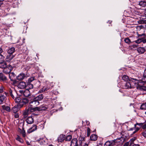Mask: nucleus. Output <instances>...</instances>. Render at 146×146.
Segmentation results:
<instances>
[{
    "instance_id": "f257e3e1",
    "label": "nucleus",
    "mask_w": 146,
    "mask_h": 146,
    "mask_svg": "<svg viewBox=\"0 0 146 146\" xmlns=\"http://www.w3.org/2000/svg\"><path fill=\"white\" fill-rule=\"evenodd\" d=\"M14 100L15 102L18 103V105L20 108H22L25 105L28 104L29 102V100L27 98H23L21 99L20 97H15Z\"/></svg>"
},
{
    "instance_id": "f03ea898",
    "label": "nucleus",
    "mask_w": 146,
    "mask_h": 146,
    "mask_svg": "<svg viewBox=\"0 0 146 146\" xmlns=\"http://www.w3.org/2000/svg\"><path fill=\"white\" fill-rule=\"evenodd\" d=\"M122 79L123 80L125 81H128L129 80L130 82H135L134 83V84H137V85L138 83L140 82L139 80L133 78H129L128 76L125 75H123V76Z\"/></svg>"
},
{
    "instance_id": "7ed1b4c3",
    "label": "nucleus",
    "mask_w": 146,
    "mask_h": 146,
    "mask_svg": "<svg viewBox=\"0 0 146 146\" xmlns=\"http://www.w3.org/2000/svg\"><path fill=\"white\" fill-rule=\"evenodd\" d=\"M47 108V107L45 105H43L39 107H36L33 108V109H32V110H33V111H34L36 110L41 111L42 110H46Z\"/></svg>"
},
{
    "instance_id": "20e7f679",
    "label": "nucleus",
    "mask_w": 146,
    "mask_h": 146,
    "mask_svg": "<svg viewBox=\"0 0 146 146\" xmlns=\"http://www.w3.org/2000/svg\"><path fill=\"white\" fill-rule=\"evenodd\" d=\"M12 69V66L11 65H9L7 66L6 67L3 69V72L6 74H8L10 73Z\"/></svg>"
},
{
    "instance_id": "39448f33",
    "label": "nucleus",
    "mask_w": 146,
    "mask_h": 146,
    "mask_svg": "<svg viewBox=\"0 0 146 146\" xmlns=\"http://www.w3.org/2000/svg\"><path fill=\"white\" fill-rule=\"evenodd\" d=\"M39 104V102H38L35 98L30 103L31 106L34 108H35V107L38 105Z\"/></svg>"
},
{
    "instance_id": "423d86ee",
    "label": "nucleus",
    "mask_w": 146,
    "mask_h": 146,
    "mask_svg": "<svg viewBox=\"0 0 146 146\" xmlns=\"http://www.w3.org/2000/svg\"><path fill=\"white\" fill-rule=\"evenodd\" d=\"M33 108H29L28 109L26 110L23 113V115L24 118H26L30 112H32L34 111L32 110Z\"/></svg>"
},
{
    "instance_id": "0eeeda50",
    "label": "nucleus",
    "mask_w": 146,
    "mask_h": 146,
    "mask_svg": "<svg viewBox=\"0 0 146 146\" xmlns=\"http://www.w3.org/2000/svg\"><path fill=\"white\" fill-rule=\"evenodd\" d=\"M28 76L27 74L23 73H20L17 77V79L19 80H21L27 78Z\"/></svg>"
},
{
    "instance_id": "6e6552de",
    "label": "nucleus",
    "mask_w": 146,
    "mask_h": 146,
    "mask_svg": "<svg viewBox=\"0 0 146 146\" xmlns=\"http://www.w3.org/2000/svg\"><path fill=\"white\" fill-rule=\"evenodd\" d=\"M135 82H126L124 84V85L122 87L123 88H130L133 87V86H132L131 84L133 83L134 84V83Z\"/></svg>"
},
{
    "instance_id": "1a4fd4ad",
    "label": "nucleus",
    "mask_w": 146,
    "mask_h": 146,
    "mask_svg": "<svg viewBox=\"0 0 146 146\" xmlns=\"http://www.w3.org/2000/svg\"><path fill=\"white\" fill-rule=\"evenodd\" d=\"M71 146H79V143L78 139L76 138L73 139L70 145Z\"/></svg>"
},
{
    "instance_id": "9d476101",
    "label": "nucleus",
    "mask_w": 146,
    "mask_h": 146,
    "mask_svg": "<svg viewBox=\"0 0 146 146\" xmlns=\"http://www.w3.org/2000/svg\"><path fill=\"white\" fill-rule=\"evenodd\" d=\"M4 58H1L0 60V68L4 69L7 66V64L3 62Z\"/></svg>"
},
{
    "instance_id": "9b49d317",
    "label": "nucleus",
    "mask_w": 146,
    "mask_h": 146,
    "mask_svg": "<svg viewBox=\"0 0 146 146\" xmlns=\"http://www.w3.org/2000/svg\"><path fill=\"white\" fill-rule=\"evenodd\" d=\"M26 84L25 82L24 81L21 82L18 85V87L20 89H24L26 88Z\"/></svg>"
},
{
    "instance_id": "f8f14e48",
    "label": "nucleus",
    "mask_w": 146,
    "mask_h": 146,
    "mask_svg": "<svg viewBox=\"0 0 146 146\" xmlns=\"http://www.w3.org/2000/svg\"><path fill=\"white\" fill-rule=\"evenodd\" d=\"M137 3V4L141 7H146V1L145 0L139 1Z\"/></svg>"
},
{
    "instance_id": "ddd939ff",
    "label": "nucleus",
    "mask_w": 146,
    "mask_h": 146,
    "mask_svg": "<svg viewBox=\"0 0 146 146\" xmlns=\"http://www.w3.org/2000/svg\"><path fill=\"white\" fill-rule=\"evenodd\" d=\"M115 145V143L113 141H108L105 143L104 146H114Z\"/></svg>"
},
{
    "instance_id": "4468645a",
    "label": "nucleus",
    "mask_w": 146,
    "mask_h": 146,
    "mask_svg": "<svg viewBox=\"0 0 146 146\" xmlns=\"http://www.w3.org/2000/svg\"><path fill=\"white\" fill-rule=\"evenodd\" d=\"M33 92V90H29L26 89V90H25L23 95L25 97H29L31 95V94Z\"/></svg>"
},
{
    "instance_id": "2eb2a0df",
    "label": "nucleus",
    "mask_w": 146,
    "mask_h": 146,
    "mask_svg": "<svg viewBox=\"0 0 146 146\" xmlns=\"http://www.w3.org/2000/svg\"><path fill=\"white\" fill-rule=\"evenodd\" d=\"M6 100V96L3 95H0V104H2L5 102Z\"/></svg>"
},
{
    "instance_id": "dca6fc26",
    "label": "nucleus",
    "mask_w": 146,
    "mask_h": 146,
    "mask_svg": "<svg viewBox=\"0 0 146 146\" xmlns=\"http://www.w3.org/2000/svg\"><path fill=\"white\" fill-rule=\"evenodd\" d=\"M27 123L28 124H31L33 123L34 120L32 117H28L26 120Z\"/></svg>"
},
{
    "instance_id": "f3484780",
    "label": "nucleus",
    "mask_w": 146,
    "mask_h": 146,
    "mask_svg": "<svg viewBox=\"0 0 146 146\" xmlns=\"http://www.w3.org/2000/svg\"><path fill=\"white\" fill-rule=\"evenodd\" d=\"M33 84L29 83H27L26 86V89L31 90H34L33 89Z\"/></svg>"
},
{
    "instance_id": "a211bd4d",
    "label": "nucleus",
    "mask_w": 146,
    "mask_h": 146,
    "mask_svg": "<svg viewBox=\"0 0 146 146\" xmlns=\"http://www.w3.org/2000/svg\"><path fill=\"white\" fill-rule=\"evenodd\" d=\"M15 56L13 55V54H9L6 56V60L7 61H10Z\"/></svg>"
},
{
    "instance_id": "6ab92c4d",
    "label": "nucleus",
    "mask_w": 146,
    "mask_h": 146,
    "mask_svg": "<svg viewBox=\"0 0 146 146\" xmlns=\"http://www.w3.org/2000/svg\"><path fill=\"white\" fill-rule=\"evenodd\" d=\"M65 136L64 135H60L58 138V142H62L64 140H65Z\"/></svg>"
},
{
    "instance_id": "aec40b11",
    "label": "nucleus",
    "mask_w": 146,
    "mask_h": 146,
    "mask_svg": "<svg viewBox=\"0 0 146 146\" xmlns=\"http://www.w3.org/2000/svg\"><path fill=\"white\" fill-rule=\"evenodd\" d=\"M20 108V106L18 105H15L12 108L11 111L13 113H16L19 110Z\"/></svg>"
},
{
    "instance_id": "412c9836",
    "label": "nucleus",
    "mask_w": 146,
    "mask_h": 146,
    "mask_svg": "<svg viewBox=\"0 0 146 146\" xmlns=\"http://www.w3.org/2000/svg\"><path fill=\"white\" fill-rule=\"evenodd\" d=\"M37 127L36 125H33L32 127L31 128L28 130L27 132L29 133H32V132L36 130L37 129Z\"/></svg>"
},
{
    "instance_id": "4be33fe9",
    "label": "nucleus",
    "mask_w": 146,
    "mask_h": 146,
    "mask_svg": "<svg viewBox=\"0 0 146 146\" xmlns=\"http://www.w3.org/2000/svg\"><path fill=\"white\" fill-rule=\"evenodd\" d=\"M15 51V48L14 47L9 48L7 50V52L8 54H13Z\"/></svg>"
},
{
    "instance_id": "5701e85b",
    "label": "nucleus",
    "mask_w": 146,
    "mask_h": 146,
    "mask_svg": "<svg viewBox=\"0 0 146 146\" xmlns=\"http://www.w3.org/2000/svg\"><path fill=\"white\" fill-rule=\"evenodd\" d=\"M137 50L140 54H142L145 52V49L143 47H139L137 48Z\"/></svg>"
},
{
    "instance_id": "b1692460",
    "label": "nucleus",
    "mask_w": 146,
    "mask_h": 146,
    "mask_svg": "<svg viewBox=\"0 0 146 146\" xmlns=\"http://www.w3.org/2000/svg\"><path fill=\"white\" fill-rule=\"evenodd\" d=\"M97 135L95 134H92L90 137V139L91 141H96L97 140Z\"/></svg>"
},
{
    "instance_id": "393cba45",
    "label": "nucleus",
    "mask_w": 146,
    "mask_h": 146,
    "mask_svg": "<svg viewBox=\"0 0 146 146\" xmlns=\"http://www.w3.org/2000/svg\"><path fill=\"white\" fill-rule=\"evenodd\" d=\"M44 96L42 94H41L36 97L35 98L37 100L38 102H39V101H40L42 100Z\"/></svg>"
},
{
    "instance_id": "a878e982",
    "label": "nucleus",
    "mask_w": 146,
    "mask_h": 146,
    "mask_svg": "<svg viewBox=\"0 0 146 146\" xmlns=\"http://www.w3.org/2000/svg\"><path fill=\"white\" fill-rule=\"evenodd\" d=\"M1 107L3 110H5L8 112H10L11 111L10 108L9 106L3 105L1 106Z\"/></svg>"
},
{
    "instance_id": "bb28decb",
    "label": "nucleus",
    "mask_w": 146,
    "mask_h": 146,
    "mask_svg": "<svg viewBox=\"0 0 146 146\" xmlns=\"http://www.w3.org/2000/svg\"><path fill=\"white\" fill-rule=\"evenodd\" d=\"M7 80V77L2 73H0V80L5 81Z\"/></svg>"
},
{
    "instance_id": "cd10ccee",
    "label": "nucleus",
    "mask_w": 146,
    "mask_h": 146,
    "mask_svg": "<svg viewBox=\"0 0 146 146\" xmlns=\"http://www.w3.org/2000/svg\"><path fill=\"white\" fill-rule=\"evenodd\" d=\"M43 138H40L39 139H37L36 141L39 143L41 145H42L44 144L45 141L44 140Z\"/></svg>"
},
{
    "instance_id": "c85d7f7f",
    "label": "nucleus",
    "mask_w": 146,
    "mask_h": 146,
    "mask_svg": "<svg viewBox=\"0 0 146 146\" xmlns=\"http://www.w3.org/2000/svg\"><path fill=\"white\" fill-rule=\"evenodd\" d=\"M142 82H146V69L144 70L143 73V77L141 79Z\"/></svg>"
},
{
    "instance_id": "c756f323",
    "label": "nucleus",
    "mask_w": 146,
    "mask_h": 146,
    "mask_svg": "<svg viewBox=\"0 0 146 146\" xmlns=\"http://www.w3.org/2000/svg\"><path fill=\"white\" fill-rule=\"evenodd\" d=\"M50 88H49L44 87L42 88L39 91V92H46Z\"/></svg>"
},
{
    "instance_id": "7c9ffc66",
    "label": "nucleus",
    "mask_w": 146,
    "mask_h": 146,
    "mask_svg": "<svg viewBox=\"0 0 146 146\" xmlns=\"http://www.w3.org/2000/svg\"><path fill=\"white\" fill-rule=\"evenodd\" d=\"M84 138L82 137H80L79 138L78 143H79V146H82V141H83Z\"/></svg>"
},
{
    "instance_id": "2f4dec72",
    "label": "nucleus",
    "mask_w": 146,
    "mask_h": 146,
    "mask_svg": "<svg viewBox=\"0 0 146 146\" xmlns=\"http://www.w3.org/2000/svg\"><path fill=\"white\" fill-rule=\"evenodd\" d=\"M35 80V77L34 76H33L30 77L29 78L28 80V82L27 83H31L33 81Z\"/></svg>"
},
{
    "instance_id": "473e14b6",
    "label": "nucleus",
    "mask_w": 146,
    "mask_h": 146,
    "mask_svg": "<svg viewBox=\"0 0 146 146\" xmlns=\"http://www.w3.org/2000/svg\"><path fill=\"white\" fill-rule=\"evenodd\" d=\"M72 136L70 135H68L66 136L65 137V140L66 141H70L72 139Z\"/></svg>"
},
{
    "instance_id": "72a5a7b5",
    "label": "nucleus",
    "mask_w": 146,
    "mask_h": 146,
    "mask_svg": "<svg viewBox=\"0 0 146 146\" xmlns=\"http://www.w3.org/2000/svg\"><path fill=\"white\" fill-rule=\"evenodd\" d=\"M9 92L10 95L11 97L13 99H14L15 97L13 94V91L11 89H9Z\"/></svg>"
},
{
    "instance_id": "f704fd0d",
    "label": "nucleus",
    "mask_w": 146,
    "mask_h": 146,
    "mask_svg": "<svg viewBox=\"0 0 146 146\" xmlns=\"http://www.w3.org/2000/svg\"><path fill=\"white\" fill-rule=\"evenodd\" d=\"M140 109L141 110H145L146 109V103L141 104L140 107Z\"/></svg>"
},
{
    "instance_id": "c9c22d12",
    "label": "nucleus",
    "mask_w": 146,
    "mask_h": 146,
    "mask_svg": "<svg viewBox=\"0 0 146 146\" xmlns=\"http://www.w3.org/2000/svg\"><path fill=\"white\" fill-rule=\"evenodd\" d=\"M21 133L23 137H25L26 136V132L24 128H22V131Z\"/></svg>"
},
{
    "instance_id": "e433bc0d",
    "label": "nucleus",
    "mask_w": 146,
    "mask_h": 146,
    "mask_svg": "<svg viewBox=\"0 0 146 146\" xmlns=\"http://www.w3.org/2000/svg\"><path fill=\"white\" fill-rule=\"evenodd\" d=\"M124 41L126 43L129 44H130L131 42L130 39L128 38H126L124 39Z\"/></svg>"
},
{
    "instance_id": "4c0bfd02",
    "label": "nucleus",
    "mask_w": 146,
    "mask_h": 146,
    "mask_svg": "<svg viewBox=\"0 0 146 146\" xmlns=\"http://www.w3.org/2000/svg\"><path fill=\"white\" fill-rule=\"evenodd\" d=\"M142 38H139L134 42L137 44H139L141 42H142Z\"/></svg>"
},
{
    "instance_id": "58836bf2",
    "label": "nucleus",
    "mask_w": 146,
    "mask_h": 146,
    "mask_svg": "<svg viewBox=\"0 0 146 146\" xmlns=\"http://www.w3.org/2000/svg\"><path fill=\"white\" fill-rule=\"evenodd\" d=\"M16 139L21 143H23V139H22L19 136H18L16 138Z\"/></svg>"
},
{
    "instance_id": "ea45409f",
    "label": "nucleus",
    "mask_w": 146,
    "mask_h": 146,
    "mask_svg": "<svg viewBox=\"0 0 146 146\" xmlns=\"http://www.w3.org/2000/svg\"><path fill=\"white\" fill-rule=\"evenodd\" d=\"M3 50L2 49L0 48V57H2V58H4V57L2 54H1V53L3 52Z\"/></svg>"
},
{
    "instance_id": "a19ab883",
    "label": "nucleus",
    "mask_w": 146,
    "mask_h": 146,
    "mask_svg": "<svg viewBox=\"0 0 146 146\" xmlns=\"http://www.w3.org/2000/svg\"><path fill=\"white\" fill-rule=\"evenodd\" d=\"M146 21V18H143L142 19H141V23H145V22Z\"/></svg>"
},
{
    "instance_id": "79ce46f5",
    "label": "nucleus",
    "mask_w": 146,
    "mask_h": 146,
    "mask_svg": "<svg viewBox=\"0 0 146 146\" xmlns=\"http://www.w3.org/2000/svg\"><path fill=\"white\" fill-rule=\"evenodd\" d=\"M4 87L3 86L0 87V93H2L4 92Z\"/></svg>"
},
{
    "instance_id": "37998d69",
    "label": "nucleus",
    "mask_w": 146,
    "mask_h": 146,
    "mask_svg": "<svg viewBox=\"0 0 146 146\" xmlns=\"http://www.w3.org/2000/svg\"><path fill=\"white\" fill-rule=\"evenodd\" d=\"M135 138H133L132 139H131L129 142H130V145H131V144H132L133 143V141L135 140Z\"/></svg>"
},
{
    "instance_id": "c03bdc74",
    "label": "nucleus",
    "mask_w": 146,
    "mask_h": 146,
    "mask_svg": "<svg viewBox=\"0 0 146 146\" xmlns=\"http://www.w3.org/2000/svg\"><path fill=\"white\" fill-rule=\"evenodd\" d=\"M143 123H137L134 125V126L136 127L137 125H138L140 126H142L143 125Z\"/></svg>"
},
{
    "instance_id": "a18cd8bd",
    "label": "nucleus",
    "mask_w": 146,
    "mask_h": 146,
    "mask_svg": "<svg viewBox=\"0 0 146 146\" xmlns=\"http://www.w3.org/2000/svg\"><path fill=\"white\" fill-rule=\"evenodd\" d=\"M142 135L145 137L146 138V131H145L142 133Z\"/></svg>"
},
{
    "instance_id": "49530a36",
    "label": "nucleus",
    "mask_w": 146,
    "mask_h": 146,
    "mask_svg": "<svg viewBox=\"0 0 146 146\" xmlns=\"http://www.w3.org/2000/svg\"><path fill=\"white\" fill-rule=\"evenodd\" d=\"M142 128L144 129H146V123L143 125L142 127Z\"/></svg>"
},
{
    "instance_id": "de8ad7c7",
    "label": "nucleus",
    "mask_w": 146,
    "mask_h": 146,
    "mask_svg": "<svg viewBox=\"0 0 146 146\" xmlns=\"http://www.w3.org/2000/svg\"><path fill=\"white\" fill-rule=\"evenodd\" d=\"M129 145V142H126L123 145V146H128Z\"/></svg>"
},
{
    "instance_id": "09e8293b",
    "label": "nucleus",
    "mask_w": 146,
    "mask_h": 146,
    "mask_svg": "<svg viewBox=\"0 0 146 146\" xmlns=\"http://www.w3.org/2000/svg\"><path fill=\"white\" fill-rule=\"evenodd\" d=\"M134 129H135V130H136L137 131H138L139 129V128L138 127H136H136L134 126Z\"/></svg>"
},
{
    "instance_id": "8fccbe9b",
    "label": "nucleus",
    "mask_w": 146,
    "mask_h": 146,
    "mask_svg": "<svg viewBox=\"0 0 146 146\" xmlns=\"http://www.w3.org/2000/svg\"><path fill=\"white\" fill-rule=\"evenodd\" d=\"M142 42L143 43L146 42V39L144 38H142Z\"/></svg>"
},
{
    "instance_id": "3c124183",
    "label": "nucleus",
    "mask_w": 146,
    "mask_h": 146,
    "mask_svg": "<svg viewBox=\"0 0 146 146\" xmlns=\"http://www.w3.org/2000/svg\"><path fill=\"white\" fill-rule=\"evenodd\" d=\"M19 92L21 94H23L24 95L25 90H20L19 91Z\"/></svg>"
},
{
    "instance_id": "603ef678",
    "label": "nucleus",
    "mask_w": 146,
    "mask_h": 146,
    "mask_svg": "<svg viewBox=\"0 0 146 146\" xmlns=\"http://www.w3.org/2000/svg\"><path fill=\"white\" fill-rule=\"evenodd\" d=\"M15 118H19V115L18 114H16L15 115Z\"/></svg>"
},
{
    "instance_id": "864d4df0",
    "label": "nucleus",
    "mask_w": 146,
    "mask_h": 146,
    "mask_svg": "<svg viewBox=\"0 0 146 146\" xmlns=\"http://www.w3.org/2000/svg\"><path fill=\"white\" fill-rule=\"evenodd\" d=\"M87 131L88 133H89V134H90V129L89 128H88Z\"/></svg>"
},
{
    "instance_id": "5fc2aeb1",
    "label": "nucleus",
    "mask_w": 146,
    "mask_h": 146,
    "mask_svg": "<svg viewBox=\"0 0 146 146\" xmlns=\"http://www.w3.org/2000/svg\"><path fill=\"white\" fill-rule=\"evenodd\" d=\"M144 35V34H138V37H140Z\"/></svg>"
},
{
    "instance_id": "6e6d98bb",
    "label": "nucleus",
    "mask_w": 146,
    "mask_h": 146,
    "mask_svg": "<svg viewBox=\"0 0 146 146\" xmlns=\"http://www.w3.org/2000/svg\"><path fill=\"white\" fill-rule=\"evenodd\" d=\"M134 130V127H132L130 128L128 130V131H133Z\"/></svg>"
},
{
    "instance_id": "4d7b16f0",
    "label": "nucleus",
    "mask_w": 146,
    "mask_h": 146,
    "mask_svg": "<svg viewBox=\"0 0 146 146\" xmlns=\"http://www.w3.org/2000/svg\"><path fill=\"white\" fill-rule=\"evenodd\" d=\"M18 131L20 133H21L22 131V130L19 128L18 129Z\"/></svg>"
},
{
    "instance_id": "13d9d810",
    "label": "nucleus",
    "mask_w": 146,
    "mask_h": 146,
    "mask_svg": "<svg viewBox=\"0 0 146 146\" xmlns=\"http://www.w3.org/2000/svg\"><path fill=\"white\" fill-rule=\"evenodd\" d=\"M4 93L6 95V96H7L8 95V93L5 92H4Z\"/></svg>"
},
{
    "instance_id": "bf43d9fd",
    "label": "nucleus",
    "mask_w": 146,
    "mask_h": 146,
    "mask_svg": "<svg viewBox=\"0 0 146 146\" xmlns=\"http://www.w3.org/2000/svg\"><path fill=\"white\" fill-rule=\"evenodd\" d=\"M133 146H140L139 145V144H134L133 145Z\"/></svg>"
},
{
    "instance_id": "052dcab7",
    "label": "nucleus",
    "mask_w": 146,
    "mask_h": 146,
    "mask_svg": "<svg viewBox=\"0 0 146 146\" xmlns=\"http://www.w3.org/2000/svg\"><path fill=\"white\" fill-rule=\"evenodd\" d=\"M27 144L28 145H30V143L29 141L27 142Z\"/></svg>"
},
{
    "instance_id": "680f3d73",
    "label": "nucleus",
    "mask_w": 146,
    "mask_h": 146,
    "mask_svg": "<svg viewBox=\"0 0 146 146\" xmlns=\"http://www.w3.org/2000/svg\"><path fill=\"white\" fill-rule=\"evenodd\" d=\"M144 14L145 15V17H146V9L144 10Z\"/></svg>"
},
{
    "instance_id": "e2e57ef3",
    "label": "nucleus",
    "mask_w": 146,
    "mask_h": 146,
    "mask_svg": "<svg viewBox=\"0 0 146 146\" xmlns=\"http://www.w3.org/2000/svg\"><path fill=\"white\" fill-rule=\"evenodd\" d=\"M7 146H11L10 144L9 143H7L6 144Z\"/></svg>"
},
{
    "instance_id": "0e129e2a",
    "label": "nucleus",
    "mask_w": 146,
    "mask_h": 146,
    "mask_svg": "<svg viewBox=\"0 0 146 146\" xmlns=\"http://www.w3.org/2000/svg\"><path fill=\"white\" fill-rule=\"evenodd\" d=\"M137 132V131L136 130H135L133 132V134H135V133Z\"/></svg>"
},
{
    "instance_id": "69168bd1",
    "label": "nucleus",
    "mask_w": 146,
    "mask_h": 146,
    "mask_svg": "<svg viewBox=\"0 0 146 146\" xmlns=\"http://www.w3.org/2000/svg\"><path fill=\"white\" fill-rule=\"evenodd\" d=\"M84 146H88V145L87 144L85 143Z\"/></svg>"
},
{
    "instance_id": "338daca9",
    "label": "nucleus",
    "mask_w": 146,
    "mask_h": 146,
    "mask_svg": "<svg viewBox=\"0 0 146 146\" xmlns=\"http://www.w3.org/2000/svg\"><path fill=\"white\" fill-rule=\"evenodd\" d=\"M90 134H89V133H87V135L88 136H89L90 135Z\"/></svg>"
},
{
    "instance_id": "774afa93",
    "label": "nucleus",
    "mask_w": 146,
    "mask_h": 146,
    "mask_svg": "<svg viewBox=\"0 0 146 146\" xmlns=\"http://www.w3.org/2000/svg\"><path fill=\"white\" fill-rule=\"evenodd\" d=\"M1 5V3H0V6Z\"/></svg>"
}]
</instances>
